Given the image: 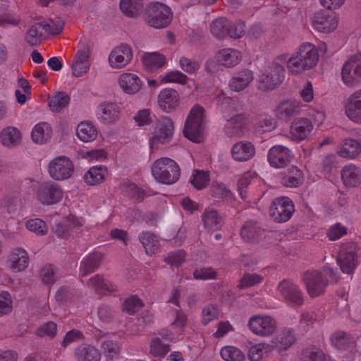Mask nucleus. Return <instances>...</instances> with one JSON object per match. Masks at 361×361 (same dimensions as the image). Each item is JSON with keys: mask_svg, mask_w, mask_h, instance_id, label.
<instances>
[{"mask_svg": "<svg viewBox=\"0 0 361 361\" xmlns=\"http://www.w3.org/2000/svg\"><path fill=\"white\" fill-rule=\"evenodd\" d=\"M259 232V229L255 222L250 221L241 228L240 235L245 241H250L258 235Z\"/></svg>", "mask_w": 361, "mask_h": 361, "instance_id": "052dcab7", "label": "nucleus"}, {"mask_svg": "<svg viewBox=\"0 0 361 361\" xmlns=\"http://www.w3.org/2000/svg\"><path fill=\"white\" fill-rule=\"evenodd\" d=\"M216 99L219 108L227 116L231 113L238 111L240 108L238 99L226 97L224 93L219 94Z\"/></svg>", "mask_w": 361, "mask_h": 361, "instance_id": "49530a36", "label": "nucleus"}, {"mask_svg": "<svg viewBox=\"0 0 361 361\" xmlns=\"http://www.w3.org/2000/svg\"><path fill=\"white\" fill-rule=\"evenodd\" d=\"M255 146L248 140L238 141L231 148V157L238 162L248 161L255 156Z\"/></svg>", "mask_w": 361, "mask_h": 361, "instance_id": "b1692460", "label": "nucleus"}, {"mask_svg": "<svg viewBox=\"0 0 361 361\" xmlns=\"http://www.w3.org/2000/svg\"><path fill=\"white\" fill-rule=\"evenodd\" d=\"M347 228L341 223H336L329 227L326 236L329 240H337L347 234Z\"/></svg>", "mask_w": 361, "mask_h": 361, "instance_id": "e2e57ef3", "label": "nucleus"}, {"mask_svg": "<svg viewBox=\"0 0 361 361\" xmlns=\"http://www.w3.org/2000/svg\"><path fill=\"white\" fill-rule=\"evenodd\" d=\"M205 125V111L199 105H194L189 111L186 118L183 135L194 142H200Z\"/></svg>", "mask_w": 361, "mask_h": 361, "instance_id": "7ed1b4c3", "label": "nucleus"}, {"mask_svg": "<svg viewBox=\"0 0 361 361\" xmlns=\"http://www.w3.org/2000/svg\"><path fill=\"white\" fill-rule=\"evenodd\" d=\"M48 170L54 180H64L72 176L74 167L70 159L65 156H60L51 161Z\"/></svg>", "mask_w": 361, "mask_h": 361, "instance_id": "4468645a", "label": "nucleus"}, {"mask_svg": "<svg viewBox=\"0 0 361 361\" xmlns=\"http://www.w3.org/2000/svg\"><path fill=\"white\" fill-rule=\"evenodd\" d=\"M302 106L300 102L295 99L281 100L276 106L275 116L278 119L287 122L301 111Z\"/></svg>", "mask_w": 361, "mask_h": 361, "instance_id": "4be33fe9", "label": "nucleus"}, {"mask_svg": "<svg viewBox=\"0 0 361 361\" xmlns=\"http://www.w3.org/2000/svg\"><path fill=\"white\" fill-rule=\"evenodd\" d=\"M90 66V46L87 42L80 41L71 66V74L75 78L82 77L89 72Z\"/></svg>", "mask_w": 361, "mask_h": 361, "instance_id": "9b49d317", "label": "nucleus"}, {"mask_svg": "<svg viewBox=\"0 0 361 361\" xmlns=\"http://www.w3.org/2000/svg\"><path fill=\"white\" fill-rule=\"evenodd\" d=\"M229 20L224 17L214 19L210 24V32L217 39H225L228 37Z\"/></svg>", "mask_w": 361, "mask_h": 361, "instance_id": "a18cd8bd", "label": "nucleus"}, {"mask_svg": "<svg viewBox=\"0 0 361 361\" xmlns=\"http://www.w3.org/2000/svg\"><path fill=\"white\" fill-rule=\"evenodd\" d=\"M117 83L120 89L129 95L138 93L143 85L140 78L135 73L130 72L121 73L117 78Z\"/></svg>", "mask_w": 361, "mask_h": 361, "instance_id": "412c9836", "label": "nucleus"}, {"mask_svg": "<svg viewBox=\"0 0 361 361\" xmlns=\"http://www.w3.org/2000/svg\"><path fill=\"white\" fill-rule=\"evenodd\" d=\"M278 293L283 300L287 302L300 305L303 302V293L299 287L288 280H283L277 287Z\"/></svg>", "mask_w": 361, "mask_h": 361, "instance_id": "aec40b11", "label": "nucleus"}, {"mask_svg": "<svg viewBox=\"0 0 361 361\" xmlns=\"http://www.w3.org/2000/svg\"><path fill=\"white\" fill-rule=\"evenodd\" d=\"M331 344L339 350H345L353 343L349 335L343 331H336L331 336Z\"/></svg>", "mask_w": 361, "mask_h": 361, "instance_id": "3c124183", "label": "nucleus"}, {"mask_svg": "<svg viewBox=\"0 0 361 361\" xmlns=\"http://www.w3.org/2000/svg\"><path fill=\"white\" fill-rule=\"evenodd\" d=\"M303 180L302 172L296 166H291L282 175L281 183L285 187H298Z\"/></svg>", "mask_w": 361, "mask_h": 361, "instance_id": "a19ab883", "label": "nucleus"}, {"mask_svg": "<svg viewBox=\"0 0 361 361\" xmlns=\"http://www.w3.org/2000/svg\"><path fill=\"white\" fill-rule=\"evenodd\" d=\"M302 280L310 296L315 298L324 293L330 283L337 282L338 277L332 267H324L321 270L305 272Z\"/></svg>", "mask_w": 361, "mask_h": 361, "instance_id": "f03ea898", "label": "nucleus"}, {"mask_svg": "<svg viewBox=\"0 0 361 361\" xmlns=\"http://www.w3.org/2000/svg\"><path fill=\"white\" fill-rule=\"evenodd\" d=\"M340 77L347 87L352 88L361 84V54L353 56L344 62Z\"/></svg>", "mask_w": 361, "mask_h": 361, "instance_id": "6e6552de", "label": "nucleus"}, {"mask_svg": "<svg viewBox=\"0 0 361 361\" xmlns=\"http://www.w3.org/2000/svg\"><path fill=\"white\" fill-rule=\"evenodd\" d=\"M100 259L101 257L99 254H91L84 257L80 267V276H86L94 271L99 267Z\"/></svg>", "mask_w": 361, "mask_h": 361, "instance_id": "09e8293b", "label": "nucleus"}, {"mask_svg": "<svg viewBox=\"0 0 361 361\" xmlns=\"http://www.w3.org/2000/svg\"><path fill=\"white\" fill-rule=\"evenodd\" d=\"M143 0H121L120 8L123 13L130 18H135L143 11Z\"/></svg>", "mask_w": 361, "mask_h": 361, "instance_id": "79ce46f5", "label": "nucleus"}, {"mask_svg": "<svg viewBox=\"0 0 361 361\" xmlns=\"http://www.w3.org/2000/svg\"><path fill=\"white\" fill-rule=\"evenodd\" d=\"M160 83H178L185 85L187 83L188 77L179 71H170L159 75Z\"/></svg>", "mask_w": 361, "mask_h": 361, "instance_id": "8fccbe9b", "label": "nucleus"}, {"mask_svg": "<svg viewBox=\"0 0 361 361\" xmlns=\"http://www.w3.org/2000/svg\"><path fill=\"white\" fill-rule=\"evenodd\" d=\"M143 66L149 72H157L163 69L166 63V57L159 52H145L142 56Z\"/></svg>", "mask_w": 361, "mask_h": 361, "instance_id": "2f4dec72", "label": "nucleus"}, {"mask_svg": "<svg viewBox=\"0 0 361 361\" xmlns=\"http://www.w3.org/2000/svg\"><path fill=\"white\" fill-rule=\"evenodd\" d=\"M293 154L286 147L277 145L271 147L267 153V161L269 165L276 169H281L288 165Z\"/></svg>", "mask_w": 361, "mask_h": 361, "instance_id": "6ab92c4d", "label": "nucleus"}, {"mask_svg": "<svg viewBox=\"0 0 361 361\" xmlns=\"http://www.w3.org/2000/svg\"><path fill=\"white\" fill-rule=\"evenodd\" d=\"M274 346L267 343H259L252 345L248 350V357L251 361H261L273 351Z\"/></svg>", "mask_w": 361, "mask_h": 361, "instance_id": "37998d69", "label": "nucleus"}, {"mask_svg": "<svg viewBox=\"0 0 361 361\" xmlns=\"http://www.w3.org/2000/svg\"><path fill=\"white\" fill-rule=\"evenodd\" d=\"M345 113L350 121L361 124V89L349 95L345 104Z\"/></svg>", "mask_w": 361, "mask_h": 361, "instance_id": "bb28decb", "label": "nucleus"}, {"mask_svg": "<svg viewBox=\"0 0 361 361\" xmlns=\"http://www.w3.org/2000/svg\"><path fill=\"white\" fill-rule=\"evenodd\" d=\"M254 80V74L249 69L237 72L231 78L229 86L231 90L239 92L247 88Z\"/></svg>", "mask_w": 361, "mask_h": 361, "instance_id": "c9c22d12", "label": "nucleus"}, {"mask_svg": "<svg viewBox=\"0 0 361 361\" xmlns=\"http://www.w3.org/2000/svg\"><path fill=\"white\" fill-rule=\"evenodd\" d=\"M98 131L96 126L90 121L80 122L76 128L77 137L83 142H91L96 140Z\"/></svg>", "mask_w": 361, "mask_h": 361, "instance_id": "4c0bfd02", "label": "nucleus"}, {"mask_svg": "<svg viewBox=\"0 0 361 361\" xmlns=\"http://www.w3.org/2000/svg\"><path fill=\"white\" fill-rule=\"evenodd\" d=\"M246 117L243 114H236L227 120L224 127L226 134L230 137H242L245 133Z\"/></svg>", "mask_w": 361, "mask_h": 361, "instance_id": "473e14b6", "label": "nucleus"}, {"mask_svg": "<svg viewBox=\"0 0 361 361\" xmlns=\"http://www.w3.org/2000/svg\"><path fill=\"white\" fill-rule=\"evenodd\" d=\"M209 181V173L203 171H196L193 174L192 179L190 180L193 186L198 190L207 186Z\"/></svg>", "mask_w": 361, "mask_h": 361, "instance_id": "69168bd1", "label": "nucleus"}, {"mask_svg": "<svg viewBox=\"0 0 361 361\" xmlns=\"http://www.w3.org/2000/svg\"><path fill=\"white\" fill-rule=\"evenodd\" d=\"M138 126L149 125L152 122L151 111L149 109H142L136 112L133 117Z\"/></svg>", "mask_w": 361, "mask_h": 361, "instance_id": "774afa93", "label": "nucleus"}, {"mask_svg": "<svg viewBox=\"0 0 361 361\" xmlns=\"http://www.w3.org/2000/svg\"><path fill=\"white\" fill-rule=\"evenodd\" d=\"M151 171L156 180L167 185L176 183L180 174L178 164L168 157L157 159L153 163Z\"/></svg>", "mask_w": 361, "mask_h": 361, "instance_id": "39448f33", "label": "nucleus"}, {"mask_svg": "<svg viewBox=\"0 0 361 361\" xmlns=\"http://www.w3.org/2000/svg\"><path fill=\"white\" fill-rule=\"evenodd\" d=\"M38 200L44 205L60 202L63 197V190L56 183L49 182L42 185L37 193Z\"/></svg>", "mask_w": 361, "mask_h": 361, "instance_id": "dca6fc26", "label": "nucleus"}, {"mask_svg": "<svg viewBox=\"0 0 361 361\" xmlns=\"http://www.w3.org/2000/svg\"><path fill=\"white\" fill-rule=\"evenodd\" d=\"M285 62L279 59V56L274 61L260 71L258 76V87L263 91H269L275 89L284 78Z\"/></svg>", "mask_w": 361, "mask_h": 361, "instance_id": "20e7f679", "label": "nucleus"}, {"mask_svg": "<svg viewBox=\"0 0 361 361\" xmlns=\"http://www.w3.org/2000/svg\"><path fill=\"white\" fill-rule=\"evenodd\" d=\"M169 351V346L163 343L159 338L153 337L149 344V353L154 357H163Z\"/></svg>", "mask_w": 361, "mask_h": 361, "instance_id": "864d4df0", "label": "nucleus"}, {"mask_svg": "<svg viewBox=\"0 0 361 361\" xmlns=\"http://www.w3.org/2000/svg\"><path fill=\"white\" fill-rule=\"evenodd\" d=\"M30 257L27 252L21 247L12 249L8 254L6 266L13 273L24 271L28 267Z\"/></svg>", "mask_w": 361, "mask_h": 361, "instance_id": "a211bd4d", "label": "nucleus"}, {"mask_svg": "<svg viewBox=\"0 0 361 361\" xmlns=\"http://www.w3.org/2000/svg\"><path fill=\"white\" fill-rule=\"evenodd\" d=\"M215 58L219 65L226 68H233L240 63L243 54L236 49L224 48L216 54Z\"/></svg>", "mask_w": 361, "mask_h": 361, "instance_id": "c756f323", "label": "nucleus"}, {"mask_svg": "<svg viewBox=\"0 0 361 361\" xmlns=\"http://www.w3.org/2000/svg\"><path fill=\"white\" fill-rule=\"evenodd\" d=\"M25 227L30 232L39 236L46 235L48 231L47 224L42 219L38 218L27 220L25 222Z\"/></svg>", "mask_w": 361, "mask_h": 361, "instance_id": "4d7b16f0", "label": "nucleus"}, {"mask_svg": "<svg viewBox=\"0 0 361 361\" xmlns=\"http://www.w3.org/2000/svg\"><path fill=\"white\" fill-rule=\"evenodd\" d=\"M70 102V97L64 92H59L51 97L49 101V106L52 111H59L66 107Z\"/></svg>", "mask_w": 361, "mask_h": 361, "instance_id": "6e6d98bb", "label": "nucleus"}, {"mask_svg": "<svg viewBox=\"0 0 361 361\" xmlns=\"http://www.w3.org/2000/svg\"><path fill=\"white\" fill-rule=\"evenodd\" d=\"M139 239L148 255H152L158 252L159 243L154 234L147 231L142 232L139 235Z\"/></svg>", "mask_w": 361, "mask_h": 361, "instance_id": "de8ad7c7", "label": "nucleus"}, {"mask_svg": "<svg viewBox=\"0 0 361 361\" xmlns=\"http://www.w3.org/2000/svg\"><path fill=\"white\" fill-rule=\"evenodd\" d=\"M219 314V310L216 305H209L204 307L202 311V324L207 325L210 322L218 318Z\"/></svg>", "mask_w": 361, "mask_h": 361, "instance_id": "338daca9", "label": "nucleus"}, {"mask_svg": "<svg viewBox=\"0 0 361 361\" xmlns=\"http://www.w3.org/2000/svg\"><path fill=\"white\" fill-rule=\"evenodd\" d=\"M74 355L78 361H99L101 358L99 351L88 345L78 346Z\"/></svg>", "mask_w": 361, "mask_h": 361, "instance_id": "c03bdc74", "label": "nucleus"}, {"mask_svg": "<svg viewBox=\"0 0 361 361\" xmlns=\"http://www.w3.org/2000/svg\"><path fill=\"white\" fill-rule=\"evenodd\" d=\"M85 227V220L83 217L71 214L66 218V224H57L54 230L60 238H66L73 232L81 231Z\"/></svg>", "mask_w": 361, "mask_h": 361, "instance_id": "f3484780", "label": "nucleus"}, {"mask_svg": "<svg viewBox=\"0 0 361 361\" xmlns=\"http://www.w3.org/2000/svg\"><path fill=\"white\" fill-rule=\"evenodd\" d=\"M87 285L99 295H106L118 290V286L115 283L99 275H95L90 279Z\"/></svg>", "mask_w": 361, "mask_h": 361, "instance_id": "f704fd0d", "label": "nucleus"}, {"mask_svg": "<svg viewBox=\"0 0 361 361\" xmlns=\"http://www.w3.org/2000/svg\"><path fill=\"white\" fill-rule=\"evenodd\" d=\"M22 141L23 134L15 126H6L0 131V142L7 149H11L20 146Z\"/></svg>", "mask_w": 361, "mask_h": 361, "instance_id": "cd10ccee", "label": "nucleus"}, {"mask_svg": "<svg viewBox=\"0 0 361 361\" xmlns=\"http://www.w3.org/2000/svg\"><path fill=\"white\" fill-rule=\"evenodd\" d=\"M180 68L188 74H195L200 68V63L193 59L182 56L179 60Z\"/></svg>", "mask_w": 361, "mask_h": 361, "instance_id": "680f3d73", "label": "nucleus"}, {"mask_svg": "<svg viewBox=\"0 0 361 361\" xmlns=\"http://www.w3.org/2000/svg\"><path fill=\"white\" fill-rule=\"evenodd\" d=\"M295 212L293 202L287 197L275 199L270 207V215L277 222H286Z\"/></svg>", "mask_w": 361, "mask_h": 361, "instance_id": "2eb2a0df", "label": "nucleus"}, {"mask_svg": "<svg viewBox=\"0 0 361 361\" xmlns=\"http://www.w3.org/2000/svg\"><path fill=\"white\" fill-rule=\"evenodd\" d=\"M358 245L353 242L341 245L337 258V264L343 273L352 275L359 264Z\"/></svg>", "mask_w": 361, "mask_h": 361, "instance_id": "1a4fd4ad", "label": "nucleus"}, {"mask_svg": "<svg viewBox=\"0 0 361 361\" xmlns=\"http://www.w3.org/2000/svg\"><path fill=\"white\" fill-rule=\"evenodd\" d=\"M319 59L317 47L310 42L302 43L292 54L284 53L279 55V59L285 62L288 73L295 76L314 69Z\"/></svg>", "mask_w": 361, "mask_h": 361, "instance_id": "f257e3e1", "label": "nucleus"}, {"mask_svg": "<svg viewBox=\"0 0 361 361\" xmlns=\"http://www.w3.org/2000/svg\"><path fill=\"white\" fill-rule=\"evenodd\" d=\"M221 357L225 361H244L245 355L236 347L232 345L224 346L221 350Z\"/></svg>", "mask_w": 361, "mask_h": 361, "instance_id": "603ef678", "label": "nucleus"}, {"mask_svg": "<svg viewBox=\"0 0 361 361\" xmlns=\"http://www.w3.org/2000/svg\"><path fill=\"white\" fill-rule=\"evenodd\" d=\"M314 126L307 118H298L291 123L290 133L295 140H303L312 133Z\"/></svg>", "mask_w": 361, "mask_h": 361, "instance_id": "c85d7f7f", "label": "nucleus"}, {"mask_svg": "<svg viewBox=\"0 0 361 361\" xmlns=\"http://www.w3.org/2000/svg\"><path fill=\"white\" fill-rule=\"evenodd\" d=\"M337 153L343 158L355 159L361 154V143L355 139H345L338 147Z\"/></svg>", "mask_w": 361, "mask_h": 361, "instance_id": "72a5a7b5", "label": "nucleus"}, {"mask_svg": "<svg viewBox=\"0 0 361 361\" xmlns=\"http://www.w3.org/2000/svg\"><path fill=\"white\" fill-rule=\"evenodd\" d=\"M171 316V325L174 328L178 329L179 331H183L187 324L186 314L179 310H172L170 312Z\"/></svg>", "mask_w": 361, "mask_h": 361, "instance_id": "bf43d9fd", "label": "nucleus"}, {"mask_svg": "<svg viewBox=\"0 0 361 361\" xmlns=\"http://www.w3.org/2000/svg\"><path fill=\"white\" fill-rule=\"evenodd\" d=\"M173 132L174 123L173 120L167 116L161 117L157 121L149 138L150 147L156 149L160 145L169 142L173 135Z\"/></svg>", "mask_w": 361, "mask_h": 361, "instance_id": "f8f14e48", "label": "nucleus"}, {"mask_svg": "<svg viewBox=\"0 0 361 361\" xmlns=\"http://www.w3.org/2000/svg\"><path fill=\"white\" fill-rule=\"evenodd\" d=\"M250 331L259 337H269L277 329V322L272 317L265 314L252 315L248 320Z\"/></svg>", "mask_w": 361, "mask_h": 361, "instance_id": "9d476101", "label": "nucleus"}, {"mask_svg": "<svg viewBox=\"0 0 361 361\" xmlns=\"http://www.w3.org/2000/svg\"><path fill=\"white\" fill-rule=\"evenodd\" d=\"M52 128L46 122H40L36 124L31 132V137L35 144L43 145L47 142L51 137Z\"/></svg>", "mask_w": 361, "mask_h": 361, "instance_id": "e433bc0d", "label": "nucleus"}, {"mask_svg": "<svg viewBox=\"0 0 361 361\" xmlns=\"http://www.w3.org/2000/svg\"><path fill=\"white\" fill-rule=\"evenodd\" d=\"M107 174L108 171L106 166H94L85 173L84 180L88 185H97L104 181Z\"/></svg>", "mask_w": 361, "mask_h": 361, "instance_id": "58836bf2", "label": "nucleus"}, {"mask_svg": "<svg viewBox=\"0 0 361 361\" xmlns=\"http://www.w3.org/2000/svg\"><path fill=\"white\" fill-rule=\"evenodd\" d=\"M63 27V22L59 20L56 23L51 21L35 23L30 25L25 35V41L30 46L39 44L44 38V34H58Z\"/></svg>", "mask_w": 361, "mask_h": 361, "instance_id": "0eeeda50", "label": "nucleus"}, {"mask_svg": "<svg viewBox=\"0 0 361 361\" xmlns=\"http://www.w3.org/2000/svg\"><path fill=\"white\" fill-rule=\"evenodd\" d=\"M341 176L346 187H357L361 184V167L355 164H346L341 169Z\"/></svg>", "mask_w": 361, "mask_h": 361, "instance_id": "7c9ffc66", "label": "nucleus"}, {"mask_svg": "<svg viewBox=\"0 0 361 361\" xmlns=\"http://www.w3.org/2000/svg\"><path fill=\"white\" fill-rule=\"evenodd\" d=\"M202 220L204 227L209 231L220 229L223 225L221 216L213 208H207L202 215Z\"/></svg>", "mask_w": 361, "mask_h": 361, "instance_id": "ea45409f", "label": "nucleus"}, {"mask_svg": "<svg viewBox=\"0 0 361 361\" xmlns=\"http://www.w3.org/2000/svg\"><path fill=\"white\" fill-rule=\"evenodd\" d=\"M133 57L130 46L121 44L114 47L108 56V64L112 69H123L132 61Z\"/></svg>", "mask_w": 361, "mask_h": 361, "instance_id": "ddd939ff", "label": "nucleus"}, {"mask_svg": "<svg viewBox=\"0 0 361 361\" xmlns=\"http://www.w3.org/2000/svg\"><path fill=\"white\" fill-rule=\"evenodd\" d=\"M159 108L166 113L174 111L180 104V95L173 88H164L158 94Z\"/></svg>", "mask_w": 361, "mask_h": 361, "instance_id": "a878e982", "label": "nucleus"}, {"mask_svg": "<svg viewBox=\"0 0 361 361\" xmlns=\"http://www.w3.org/2000/svg\"><path fill=\"white\" fill-rule=\"evenodd\" d=\"M172 18L173 13L170 7L160 2H153L148 5L144 16L146 24L155 29L168 27Z\"/></svg>", "mask_w": 361, "mask_h": 361, "instance_id": "423d86ee", "label": "nucleus"}, {"mask_svg": "<svg viewBox=\"0 0 361 361\" xmlns=\"http://www.w3.org/2000/svg\"><path fill=\"white\" fill-rule=\"evenodd\" d=\"M311 22L314 30L324 33L331 32L338 26V18L335 16L326 14L324 11L315 13Z\"/></svg>", "mask_w": 361, "mask_h": 361, "instance_id": "393cba45", "label": "nucleus"}, {"mask_svg": "<svg viewBox=\"0 0 361 361\" xmlns=\"http://www.w3.org/2000/svg\"><path fill=\"white\" fill-rule=\"evenodd\" d=\"M295 341V336L290 329L283 330L275 338L276 345L281 350L289 348Z\"/></svg>", "mask_w": 361, "mask_h": 361, "instance_id": "5fc2aeb1", "label": "nucleus"}, {"mask_svg": "<svg viewBox=\"0 0 361 361\" xmlns=\"http://www.w3.org/2000/svg\"><path fill=\"white\" fill-rule=\"evenodd\" d=\"M97 120L103 124H113L120 118V108L113 102H102L99 104L95 111Z\"/></svg>", "mask_w": 361, "mask_h": 361, "instance_id": "5701e85b", "label": "nucleus"}, {"mask_svg": "<svg viewBox=\"0 0 361 361\" xmlns=\"http://www.w3.org/2000/svg\"><path fill=\"white\" fill-rule=\"evenodd\" d=\"M39 276L44 284H52L58 278L56 269L51 264L42 267L39 270Z\"/></svg>", "mask_w": 361, "mask_h": 361, "instance_id": "13d9d810", "label": "nucleus"}, {"mask_svg": "<svg viewBox=\"0 0 361 361\" xmlns=\"http://www.w3.org/2000/svg\"><path fill=\"white\" fill-rule=\"evenodd\" d=\"M263 276L257 274H245L240 280L238 286L240 288H246L260 283Z\"/></svg>", "mask_w": 361, "mask_h": 361, "instance_id": "0e129e2a", "label": "nucleus"}]
</instances>
